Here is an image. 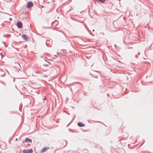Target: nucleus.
<instances>
[{"label":"nucleus","instance_id":"obj_1","mask_svg":"<svg viewBox=\"0 0 153 153\" xmlns=\"http://www.w3.org/2000/svg\"><path fill=\"white\" fill-rule=\"evenodd\" d=\"M23 153H32L33 152V150L30 149L28 150H25L23 151Z\"/></svg>","mask_w":153,"mask_h":153},{"label":"nucleus","instance_id":"obj_2","mask_svg":"<svg viewBox=\"0 0 153 153\" xmlns=\"http://www.w3.org/2000/svg\"><path fill=\"white\" fill-rule=\"evenodd\" d=\"M33 6V3L31 2H29L27 4V8H29L32 7Z\"/></svg>","mask_w":153,"mask_h":153},{"label":"nucleus","instance_id":"obj_3","mask_svg":"<svg viewBox=\"0 0 153 153\" xmlns=\"http://www.w3.org/2000/svg\"><path fill=\"white\" fill-rule=\"evenodd\" d=\"M22 26V23L20 22H18L17 23V26L19 28H21Z\"/></svg>","mask_w":153,"mask_h":153},{"label":"nucleus","instance_id":"obj_4","mask_svg":"<svg viewBox=\"0 0 153 153\" xmlns=\"http://www.w3.org/2000/svg\"><path fill=\"white\" fill-rule=\"evenodd\" d=\"M22 38L25 40L27 41V39L25 35H22Z\"/></svg>","mask_w":153,"mask_h":153},{"label":"nucleus","instance_id":"obj_5","mask_svg":"<svg viewBox=\"0 0 153 153\" xmlns=\"http://www.w3.org/2000/svg\"><path fill=\"white\" fill-rule=\"evenodd\" d=\"M78 125L79 126H84V124L80 122L78 123Z\"/></svg>","mask_w":153,"mask_h":153},{"label":"nucleus","instance_id":"obj_6","mask_svg":"<svg viewBox=\"0 0 153 153\" xmlns=\"http://www.w3.org/2000/svg\"><path fill=\"white\" fill-rule=\"evenodd\" d=\"M25 141V142L27 143H28V142H31V140H30L28 138H26Z\"/></svg>","mask_w":153,"mask_h":153},{"label":"nucleus","instance_id":"obj_7","mask_svg":"<svg viewBox=\"0 0 153 153\" xmlns=\"http://www.w3.org/2000/svg\"><path fill=\"white\" fill-rule=\"evenodd\" d=\"M48 149V148L47 147L44 148L43 149H42L41 151L42 152H44L46 150H47Z\"/></svg>","mask_w":153,"mask_h":153}]
</instances>
